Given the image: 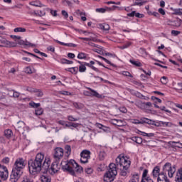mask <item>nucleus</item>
<instances>
[{"label":"nucleus","mask_w":182,"mask_h":182,"mask_svg":"<svg viewBox=\"0 0 182 182\" xmlns=\"http://www.w3.org/2000/svg\"><path fill=\"white\" fill-rule=\"evenodd\" d=\"M115 161L116 164H109V168L104 176L105 182H112L114 180V177L117 176V166L121 167V176L123 177H126V176H127V170H129L130 164H132L130 158L120 154L117 157Z\"/></svg>","instance_id":"nucleus-1"},{"label":"nucleus","mask_w":182,"mask_h":182,"mask_svg":"<svg viewBox=\"0 0 182 182\" xmlns=\"http://www.w3.org/2000/svg\"><path fill=\"white\" fill-rule=\"evenodd\" d=\"M73 168H75L77 173H82L83 171V168L79 166L73 159H70L68 162H65V166H63V170L68 171L71 176H75V170Z\"/></svg>","instance_id":"nucleus-2"},{"label":"nucleus","mask_w":182,"mask_h":182,"mask_svg":"<svg viewBox=\"0 0 182 182\" xmlns=\"http://www.w3.org/2000/svg\"><path fill=\"white\" fill-rule=\"evenodd\" d=\"M33 161L41 168H44L45 171H48V170H49V166H50V159L49 156H46L45 158V155L42 153H38L36 154L35 160Z\"/></svg>","instance_id":"nucleus-3"},{"label":"nucleus","mask_w":182,"mask_h":182,"mask_svg":"<svg viewBox=\"0 0 182 182\" xmlns=\"http://www.w3.org/2000/svg\"><path fill=\"white\" fill-rule=\"evenodd\" d=\"M77 63L80 64L78 70L80 73L86 72V66L90 68L95 72H100L99 69L93 65H95V61H90V63L77 61Z\"/></svg>","instance_id":"nucleus-4"},{"label":"nucleus","mask_w":182,"mask_h":182,"mask_svg":"<svg viewBox=\"0 0 182 182\" xmlns=\"http://www.w3.org/2000/svg\"><path fill=\"white\" fill-rule=\"evenodd\" d=\"M162 171L165 173L167 174L170 178H172L173 176H174V173H176V166L173 165V166H171V164L170 162L166 163L163 168H162Z\"/></svg>","instance_id":"nucleus-5"},{"label":"nucleus","mask_w":182,"mask_h":182,"mask_svg":"<svg viewBox=\"0 0 182 182\" xmlns=\"http://www.w3.org/2000/svg\"><path fill=\"white\" fill-rule=\"evenodd\" d=\"M135 105H136L139 109H141V110L145 112V113H151L150 107H153V104L150 102H142L141 101H138L135 103Z\"/></svg>","instance_id":"nucleus-6"},{"label":"nucleus","mask_w":182,"mask_h":182,"mask_svg":"<svg viewBox=\"0 0 182 182\" xmlns=\"http://www.w3.org/2000/svg\"><path fill=\"white\" fill-rule=\"evenodd\" d=\"M55 161L54 160V161L53 162L51 167L49 168H48V171L49 173H50V174H55V173H58V170H60V167H62V168H63V164H65V163H66V161Z\"/></svg>","instance_id":"nucleus-7"},{"label":"nucleus","mask_w":182,"mask_h":182,"mask_svg":"<svg viewBox=\"0 0 182 182\" xmlns=\"http://www.w3.org/2000/svg\"><path fill=\"white\" fill-rule=\"evenodd\" d=\"M22 174H23V171L13 168L10 175V181L18 182L19 178L22 177Z\"/></svg>","instance_id":"nucleus-8"},{"label":"nucleus","mask_w":182,"mask_h":182,"mask_svg":"<svg viewBox=\"0 0 182 182\" xmlns=\"http://www.w3.org/2000/svg\"><path fill=\"white\" fill-rule=\"evenodd\" d=\"M28 168L31 174H33L35 173H39V171L42 170V168L38 166V164L35 162L33 159H31L30 161H28Z\"/></svg>","instance_id":"nucleus-9"},{"label":"nucleus","mask_w":182,"mask_h":182,"mask_svg":"<svg viewBox=\"0 0 182 182\" xmlns=\"http://www.w3.org/2000/svg\"><path fill=\"white\" fill-rule=\"evenodd\" d=\"M25 166V160H23V158H18L16 160L13 168L15 170H20V171H23Z\"/></svg>","instance_id":"nucleus-10"},{"label":"nucleus","mask_w":182,"mask_h":182,"mask_svg":"<svg viewBox=\"0 0 182 182\" xmlns=\"http://www.w3.org/2000/svg\"><path fill=\"white\" fill-rule=\"evenodd\" d=\"M64 151L61 147H57L54 149L53 159L55 161H60L63 159Z\"/></svg>","instance_id":"nucleus-11"},{"label":"nucleus","mask_w":182,"mask_h":182,"mask_svg":"<svg viewBox=\"0 0 182 182\" xmlns=\"http://www.w3.org/2000/svg\"><path fill=\"white\" fill-rule=\"evenodd\" d=\"M90 151L89 150H83L81 153H80V161L81 163H82L83 164H86V163H89V159H90Z\"/></svg>","instance_id":"nucleus-12"},{"label":"nucleus","mask_w":182,"mask_h":182,"mask_svg":"<svg viewBox=\"0 0 182 182\" xmlns=\"http://www.w3.org/2000/svg\"><path fill=\"white\" fill-rule=\"evenodd\" d=\"M8 176H9V173L8 172V168L6 166L0 164V177L4 180H6L8 178Z\"/></svg>","instance_id":"nucleus-13"},{"label":"nucleus","mask_w":182,"mask_h":182,"mask_svg":"<svg viewBox=\"0 0 182 182\" xmlns=\"http://www.w3.org/2000/svg\"><path fill=\"white\" fill-rule=\"evenodd\" d=\"M88 90H90V96H93L94 97H97V99H105V96L103 95L99 94L96 90L88 87Z\"/></svg>","instance_id":"nucleus-14"},{"label":"nucleus","mask_w":182,"mask_h":182,"mask_svg":"<svg viewBox=\"0 0 182 182\" xmlns=\"http://www.w3.org/2000/svg\"><path fill=\"white\" fill-rule=\"evenodd\" d=\"M158 182H164L168 178H167V173H165L163 171L160 173L159 176L156 178Z\"/></svg>","instance_id":"nucleus-15"},{"label":"nucleus","mask_w":182,"mask_h":182,"mask_svg":"<svg viewBox=\"0 0 182 182\" xmlns=\"http://www.w3.org/2000/svg\"><path fill=\"white\" fill-rule=\"evenodd\" d=\"M23 127H25V122H23V121H18L15 125V129L16 130H17V132H18V133H21V132H22Z\"/></svg>","instance_id":"nucleus-16"},{"label":"nucleus","mask_w":182,"mask_h":182,"mask_svg":"<svg viewBox=\"0 0 182 182\" xmlns=\"http://www.w3.org/2000/svg\"><path fill=\"white\" fill-rule=\"evenodd\" d=\"M97 28L98 29H101V31H110V26L106 23H98Z\"/></svg>","instance_id":"nucleus-17"},{"label":"nucleus","mask_w":182,"mask_h":182,"mask_svg":"<svg viewBox=\"0 0 182 182\" xmlns=\"http://www.w3.org/2000/svg\"><path fill=\"white\" fill-rule=\"evenodd\" d=\"M9 96L10 97H14V99H18L21 96V92L16 91L15 90H11L9 92Z\"/></svg>","instance_id":"nucleus-18"},{"label":"nucleus","mask_w":182,"mask_h":182,"mask_svg":"<svg viewBox=\"0 0 182 182\" xmlns=\"http://www.w3.org/2000/svg\"><path fill=\"white\" fill-rule=\"evenodd\" d=\"M176 182H182V168L178 169L175 177Z\"/></svg>","instance_id":"nucleus-19"},{"label":"nucleus","mask_w":182,"mask_h":182,"mask_svg":"<svg viewBox=\"0 0 182 182\" xmlns=\"http://www.w3.org/2000/svg\"><path fill=\"white\" fill-rule=\"evenodd\" d=\"M160 173V168L159 166H155L152 171V176L154 178H157Z\"/></svg>","instance_id":"nucleus-20"},{"label":"nucleus","mask_w":182,"mask_h":182,"mask_svg":"<svg viewBox=\"0 0 182 182\" xmlns=\"http://www.w3.org/2000/svg\"><path fill=\"white\" fill-rule=\"evenodd\" d=\"M30 5H31L32 6H36L38 8H42L45 6V5L41 4V1H31L30 2Z\"/></svg>","instance_id":"nucleus-21"},{"label":"nucleus","mask_w":182,"mask_h":182,"mask_svg":"<svg viewBox=\"0 0 182 182\" xmlns=\"http://www.w3.org/2000/svg\"><path fill=\"white\" fill-rule=\"evenodd\" d=\"M112 124L118 126V127L124 126L123 121L122 119H112Z\"/></svg>","instance_id":"nucleus-22"},{"label":"nucleus","mask_w":182,"mask_h":182,"mask_svg":"<svg viewBox=\"0 0 182 182\" xmlns=\"http://www.w3.org/2000/svg\"><path fill=\"white\" fill-rule=\"evenodd\" d=\"M41 182H50L52 181V179L50 178V176L48 175H42L41 176Z\"/></svg>","instance_id":"nucleus-23"},{"label":"nucleus","mask_w":182,"mask_h":182,"mask_svg":"<svg viewBox=\"0 0 182 182\" xmlns=\"http://www.w3.org/2000/svg\"><path fill=\"white\" fill-rule=\"evenodd\" d=\"M131 140H132V141H134V143H136L137 144H141V143H143V139L139 136H132L131 138Z\"/></svg>","instance_id":"nucleus-24"},{"label":"nucleus","mask_w":182,"mask_h":182,"mask_svg":"<svg viewBox=\"0 0 182 182\" xmlns=\"http://www.w3.org/2000/svg\"><path fill=\"white\" fill-rule=\"evenodd\" d=\"M55 42H56L57 43H59L60 45H62V46H70L73 48H75L76 45L73 44V43H65L63 42L59 41L58 40H54Z\"/></svg>","instance_id":"nucleus-25"},{"label":"nucleus","mask_w":182,"mask_h":182,"mask_svg":"<svg viewBox=\"0 0 182 182\" xmlns=\"http://www.w3.org/2000/svg\"><path fill=\"white\" fill-rule=\"evenodd\" d=\"M6 42V48H16V43L12 41H5Z\"/></svg>","instance_id":"nucleus-26"},{"label":"nucleus","mask_w":182,"mask_h":182,"mask_svg":"<svg viewBox=\"0 0 182 182\" xmlns=\"http://www.w3.org/2000/svg\"><path fill=\"white\" fill-rule=\"evenodd\" d=\"M140 180V176L138 173L134 174L132 178L129 182H139Z\"/></svg>","instance_id":"nucleus-27"},{"label":"nucleus","mask_w":182,"mask_h":182,"mask_svg":"<svg viewBox=\"0 0 182 182\" xmlns=\"http://www.w3.org/2000/svg\"><path fill=\"white\" fill-rule=\"evenodd\" d=\"M24 46L25 48H36V44H33L28 41H26Z\"/></svg>","instance_id":"nucleus-28"},{"label":"nucleus","mask_w":182,"mask_h":182,"mask_svg":"<svg viewBox=\"0 0 182 182\" xmlns=\"http://www.w3.org/2000/svg\"><path fill=\"white\" fill-rule=\"evenodd\" d=\"M4 136L7 138V139H11V136H12V130L11 129H6L4 131Z\"/></svg>","instance_id":"nucleus-29"},{"label":"nucleus","mask_w":182,"mask_h":182,"mask_svg":"<svg viewBox=\"0 0 182 182\" xmlns=\"http://www.w3.org/2000/svg\"><path fill=\"white\" fill-rule=\"evenodd\" d=\"M129 62L130 63H132V65H134V66H136L137 68H141V63L139 61H136L134 60H130Z\"/></svg>","instance_id":"nucleus-30"},{"label":"nucleus","mask_w":182,"mask_h":182,"mask_svg":"<svg viewBox=\"0 0 182 182\" xmlns=\"http://www.w3.org/2000/svg\"><path fill=\"white\" fill-rule=\"evenodd\" d=\"M147 1H139V0H136L134 4L132 5V6H142V5H144V4H146Z\"/></svg>","instance_id":"nucleus-31"},{"label":"nucleus","mask_w":182,"mask_h":182,"mask_svg":"<svg viewBox=\"0 0 182 182\" xmlns=\"http://www.w3.org/2000/svg\"><path fill=\"white\" fill-rule=\"evenodd\" d=\"M148 173H149V170L147 169L144 170V172L142 173L141 181H143L145 178H151L149 176H147Z\"/></svg>","instance_id":"nucleus-32"},{"label":"nucleus","mask_w":182,"mask_h":182,"mask_svg":"<svg viewBox=\"0 0 182 182\" xmlns=\"http://www.w3.org/2000/svg\"><path fill=\"white\" fill-rule=\"evenodd\" d=\"M35 114H36V116H41V115L43 114V109H42V108H37L35 110Z\"/></svg>","instance_id":"nucleus-33"},{"label":"nucleus","mask_w":182,"mask_h":182,"mask_svg":"<svg viewBox=\"0 0 182 182\" xmlns=\"http://www.w3.org/2000/svg\"><path fill=\"white\" fill-rule=\"evenodd\" d=\"M141 136H144L146 137H154V133H146L144 132H140Z\"/></svg>","instance_id":"nucleus-34"},{"label":"nucleus","mask_w":182,"mask_h":182,"mask_svg":"<svg viewBox=\"0 0 182 182\" xmlns=\"http://www.w3.org/2000/svg\"><path fill=\"white\" fill-rule=\"evenodd\" d=\"M87 58V54L85 53H80L77 55V59H86Z\"/></svg>","instance_id":"nucleus-35"},{"label":"nucleus","mask_w":182,"mask_h":182,"mask_svg":"<svg viewBox=\"0 0 182 182\" xmlns=\"http://www.w3.org/2000/svg\"><path fill=\"white\" fill-rule=\"evenodd\" d=\"M173 14L181 16L182 15V9H173Z\"/></svg>","instance_id":"nucleus-36"},{"label":"nucleus","mask_w":182,"mask_h":182,"mask_svg":"<svg viewBox=\"0 0 182 182\" xmlns=\"http://www.w3.org/2000/svg\"><path fill=\"white\" fill-rule=\"evenodd\" d=\"M105 157H106V153L105 151H100L99 159L103 161L105 160Z\"/></svg>","instance_id":"nucleus-37"},{"label":"nucleus","mask_w":182,"mask_h":182,"mask_svg":"<svg viewBox=\"0 0 182 182\" xmlns=\"http://www.w3.org/2000/svg\"><path fill=\"white\" fill-rule=\"evenodd\" d=\"M161 82L162 83V85H167V83H168V79L167 78V77L163 76L162 77H161Z\"/></svg>","instance_id":"nucleus-38"},{"label":"nucleus","mask_w":182,"mask_h":182,"mask_svg":"<svg viewBox=\"0 0 182 182\" xmlns=\"http://www.w3.org/2000/svg\"><path fill=\"white\" fill-rule=\"evenodd\" d=\"M33 50H34L35 53H38L41 56H44V58H48V54L41 52L39 50H38V48H36Z\"/></svg>","instance_id":"nucleus-39"},{"label":"nucleus","mask_w":182,"mask_h":182,"mask_svg":"<svg viewBox=\"0 0 182 182\" xmlns=\"http://www.w3.org/2000/svg\"><path fill=\"white\" fill-rule=\"evenodd\" d=\"M65 153L68 156H69L72 151V149L70 148V146L66 145L65 146Z\"/></svg>","instance_id":"nucleus-40"},{"label":"nucleus","mask_w":182,"mask_h":182,"mask_svg":"<svg viewBox=\"0 0 182 182\" xmlns=\"http://www.w3.org/2000/svg\"><path fill=\"white\" fill-rule=\"evenodd\" d=\"M14 32H26V28L22 27H18L14 28Z\"/></svg>","instance_id":"nucleus-41"},{"label":"nucleus","mask_w":182,"mask_h":182,"mask_svg":"<svg viewBox=\"0 0 182 182\" xmlns=\"http://www.w3.org/2000/svg\"><path fill=\"white\" fill-rule=\"evenodd\" d=\"M79 39L81 41H85L86 42H90V41H95L94 38H83V37H80Z\"/></svg>","instance_id":"nucleus-42"},{"label":"nucleus","mask_w":182,"mask_h":182,"mask_svg":"<svg viewBox=\"0 0 182 182\" xmlns=\"http://www.w3.org/2000/svg\"><path fill=\"white\" fill-rule=\"evenodd\" d=\"M60 63H67V65H72V63H73V61L67 59H61Z\"/></svg>","instance_id":"nucleus-43"},{"label":"nucleus","mask_w":182,"mask_h":182,"mask_svg":"<svg viewBox=\"0 0 182 182\" xmlns=\"http://www.w3.org/2000/svg\"><path fill=\"white\" fill-rule=\"evenodd\" d=\"M29 105L31 106V107L38 108L39 106H41V103H35L31 102L29 103Z\"/></svg>","instance_id":"nucleus-44"},{"label":"nucleus","mask_w":182,"mask_h":182,"mask_svg":"<svg viewBox=\"0 0 182 182\" xmlns=\"http://www.w3.org/2000/svg\"><path fill=\"white\" fill-rule=\"evenodd\" d=\"M180 33H181V31H176V30L171 31L172 36H178V35H180Z\"/></svg>","instance_id":"nucleus-45"},{"label":"nucleus","mask_w":182,"mask_h":182,"mask_svg":"<svg viewBox=\"0 0 182 182\" xmlns=\"http://www.w3.org/2000/svg\"><path fill=\"white\" fill-rule=\"evenodd\" d=\"M25 73H28V75H31V74L33 73V70H32V68L31 67H27L25 69Z\"/></svg>","instance_id":"nucleus-46"},{"label":"nucleus","mask_w":182,"mask_h":182,"mask_svg":"<svg viewBox=\"0 0 182 182\" xmlns=\"http://www.w3.org/2000/svg\"><path fill=\"white\" fill-rule=\"evenodd\" d=\"M161 124L165 126L166 127H171L172 124L171 122L161 121Z\"/></svg>","instance_id":"nucleus-47"},{"label":"nucleus","mask_w":182,"mask_h":182,"mask_svg":"<svg viewBox=\"0 0 182 182\" xmlns=\"http://www.w3.org/2000/svg\"><path fill=\"white\" fill-rule=\"evenodd\" d=\"M68 120H69L70 122H77V120H79L77 118H75V117H73L71 116V115H69V116L68 117Z\"/></svg>","instance_id":"nucleus-48"},{"label":"nucleus","mask_w":182,"mask_h":182,"mask_svg":"<svg viewBox=\"0 0 182 182\" xmlns=\"http://www.w3.org/2000/svg\"><path fill=\"white\" fill-rule=\"evenodd\" d=\"M36 96H37V97H42V96H43V92L38 90V91H36Z\"/></svg>","instance_id":"nucleus-49"},{"label":"nucleus","mask_w":182,"mask_h":182,"mask_svg":"<svg viewBox=\"0 0 182 182\" xmlns=\"http://www.w3.org/2000/svg\"><path fill=\"white\" fill-rule=\"evenodd\" d=\"M96 12H99L100 14H105V12H106V9H103V8H100V9H96Z\"/></svg>","instance_id":"nucleus-50"},{"label":"nucleus","mask_w":182,"mask_h":182,"mask_svg":"<svg viewBox=\"0 0 182 182\" xmlns=\"http://www.w3.org/2000/svg\"><path fill=\"white\" fill-rule=\"evenodd\" d=\"M151 100H156V102H155V103H161V100L160 98H158L157 97H154V96H152L151 97Z\"/></svg>","instance_id":"nucleus-51"},{"label":"nucleus","mask_w":182,"mask_h":182,"mask_svg":"<svg viewBox=\"0 0 182 182\" xmlns=\"http://www.w3.org/2000/svg\"><path fill=\"white\" fill-rule=\"evenodd\" d=\"M122 75L124 76H127L128 77H133V75H132V74H130L128 71H124Z\"/></svg>","instance_id":"nucleus-52"},{"label":"nucleus","mask_w":182,"mask_h":182,"mask_svg":"<svg viewBox=\"0 0 182 182\" xmlns=\"http://www.w3.org/2000/svg\"><path fill=\"white\" fill-rule=\"evenodd\" d=\"M75 14H77V15H80V16H82V15H86V13L83 12V11H81L79 9H77L75 11Z\"/></svg>","instance_id":"nucleus-53"},{"label":"nucleus","mask_w":182,"mask_h":182,"mask_svg":"<svg viewBox=\"0 0 182 182\" xmlns=\"http://www.w3.org/2000/svg\"><path fill=\"white\" fill-rule=\"evenodd\" d=\"M145 123H146V124H154L155 122L150 119L146 118Z\"/></svg>","instance_id":"nucleus-54"},{"label":"nucleus","mask_w":182,"mask_h":182,"mask_svg":"<svg viewBox=\"0 0 182 182\" xmlns=\"http://www.w3.org/2000/svg\"><path fill=\"white\" fill-rule=\"evenodd\" d=\"M78 70H79V68H77V67H74V68H71L72 73L76 74V73H77Z\"/></svg>","instance_id":"nucleus-55"},{"label":"nucleus","mask_w":182,"mask_h":182,"mask_svg":"<svg viewBox=\"0 0 182 182\" xmlns=\"http://www.w3.org/2000/svg\"><path fill=\"white\" fill-rule=\"evenodd\" d=\"M85 173H87V174H92L93 169L92 168H87L85 169Z\"/></svg>","instance_id":"nucleus-56"},{"label":"nucleus","mask_w":182,"mask_h":182,"mask_svg":"<svg viewBox=\"0 0 182 182\" xmlns=\"http://www.w3.org/2000/svg\"><path fill=\"white\" fill-rule=\"evenodd\" d=\"M130 46H132V43L128 42L122 46V49H127V48H129Z\"/></svg>","instance_id":"nucleus-57"},{"label":"nucleus","mask_w":182,"mask_h":182,"mask_svg":"<svg viewBox=\"0 0 182 182\" xmlns=\"http://www.w3.org/2000/svg\"><path fill=\"white\" fill-rule=\"evenodd\" d=\"M60 95H63L64 96H69L70 95V92L68 91H61Z\"/></svg>","instance_id":"nucleus-58"},{"label":"nucleus","mask_w":182,"mask_h":182,"mask_svg":"<svg viewBox=\"0 0 182 182\" xmlns=\"http://www.w3.org/2000/svg\"><path fill=\"white\" fill-rule=\"evenodd\" d=\"M62 15H63V16H65V18H68L69 17V14L65 10L62 11Z\"/></svg>","instance_id":"nucleus-59"},{"label":"nucleus","mask_w":182,"mask_h":182,"mask_svg":"<svg viewBox=\"0 0 182 182\" xmlns=\"http://www.w3.org/2000/svg\"><path fill=\"white\" fill-rule=\"evenodd\" d=\"M158 11L161 15H166V11L162 8L159 9Z\"/></svg>","instance_id":"nucleus-60"},{"label":"nucleus","mask_w":182,"mask_h":182,"mask_svg":"<svg viewBox=\"0 0 182 182\" xmlns=\"http://www.w3.org/2000/svg\"><path fill=\"white\" fill-rule=\"evenodd\" d=\"M2 161L5 164H8V163H9V157H6V158L3 159Z\"/></svg>","instance_id":"nucleus-61"},{"label":"nucleus","mask_w":182,"mask_h":182,"mask_svg":"<svg viewBox=\"0 0 182 182\" xmlns=\"http://www.w3.org/2000/svg\"><path fill=\"white\" fill-rule=\"evenodd\" d=\"M141 182H154V181H153V179L151 178H145L143 181H141Z\"/></svg>","instance_id":"nucleus-62"},{"label":"nucleus","mask_w":182,"mask_h":182,"mask_svg":"<svg viewBox=\"0 0 182 182\" xmlns=\"http://www.w3.org/2000/svg\"><path fill=\"white\" fill-rule=\"evenodd\" d=\"M48 50H50V52H55V48L52 46H50L47 48Z\"/></svg>","instance_id":"nucleus-63"},{"label":"nucleus","mask_w":182,"mask_h":182,"mask_svg":"<svg viewBox=\"0 0 182 182\" xmlns=\"http://www.w3.org/2000/svg\"><path fill=\"white\" fill-rule=\"evenodd\" d=\"M73 106H74V107H75V109H80L82 107L79 105V104H77V102H74L73 103Z\"/></svg>","instance_id":"nucleus-64"}]
</instances>
